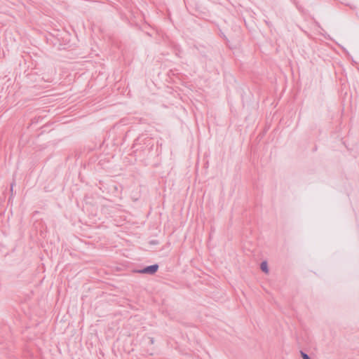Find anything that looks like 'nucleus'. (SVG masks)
<instances>
[{
    "mask_svg": "<svg viewBox=\"0 0 359 359\" xmlns=\"http://www.w3.org/2000/svg\"><path fill=\"white\" fill-rule=\"evenodd\" d=\"M158 269V264H154L151 266H148L142 269V270H139L138 273H147V274H154Z\"/></svg>",
    "mask_w": 359,
    "mask_h": 359,
    "instance_id": "1",
    "label": "nucleus"
},
{
    "mask_svg": "<svg viewBox=\"0 0 359 359\" xmlns=\"http://www.w3.org/2000/svg\"><path fill=\"white\" fill-rule=\"evenodd\" d=\"M260 268L262 271H264L266 273H269V269H268V264L266 262H262L260 265Z\"/></svg>",
    "mask_w": 359,
    "mask_h": 359,
    "instance_id": "2",
    "label": "nucleus"
},
{
    "mask_svg": "<svg viewBox=\"0 0 359 359\" xmlns=\"http://www.w3.org/2000/svg\"><path fill=\"white\" fill-rule=\"evenodd\" d=\"M301 355H302V357L303 359H311V358L305 353H304L303 351H301Z\"/></svg>",
    "mask_w": 359,
    "mask_h": 359,
    "instance_id": "3",
    "label": "nucleus"
},
{
    "mask_svg": "<svg viewBox=\"0 0 359 359\" xmlns=\"http://www.w3.org/2000/svg\"><path fill=\"white\" fill-rule=\"evenodd\" d=\"M13 184H11V191H13Z\"/></svg>",
    "mask_w": 359,
    "mask_h": 359,
    "instance_id": "4",
    "label": "nucleus"
}]
</instances>
